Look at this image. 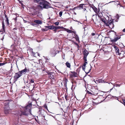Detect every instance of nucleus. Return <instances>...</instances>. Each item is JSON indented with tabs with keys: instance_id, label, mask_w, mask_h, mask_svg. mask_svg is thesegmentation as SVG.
Listing matches in <instances>:
<instances>
[{
	"instance_id": "obj_1",
	"label": "nucleus",
	"mask_w": 125,
	"mask_h": 125,
	"mask_svg": "<svg viewBox=\"0 0 125 125\" xmlns=\"http://www.w3.org/2000/svg\"><path fill=\"white\" fill-rule=\"evenodd\" d=\"M31 106L32 104L31 103L25 106H22V108H21V110L17 112L16 113L18 116L19 120L22 121L21 118L23 117V116H27L30 114H31Z\"/></svg>"
},
{
	"instance_id": "obj_2",
	"label": "nucleus",
	"mask_w": 125,
	"mask_h": 125,
	"mask_svg": "<svg viewBox=\"0 0 125 125\" xmlns=\"http://www.w3.org/2000/svg\"><path fill=\"white\" fill-rule=\"evenodd\" d=\"M35 2L37 3L39 5L38 7L42 9H48L52 7L49 5L50 3L45 0H34Z\"/></svg>"
},
{
	"instance_id": "obj_3",
	"label": "nucleus",
	"mask_w": 125,
	"mask_h": 125,
	"mask_svg": "<svg viewBox=\"0 0 125 125\" xmlns=\"http://www.w3.org/2000/svg\"><path fill=\"white\" fill-rule=\"evenodd\" d=\"M4 105L5 107L4 108V112L5 114H7L9 112V109L10 108L9 107V103H4Z\"/></svg>"
},
{
	"instance_id": "obj_4",
	"label": "nucleus",
	"mask_w": 125,
	"mask_h": 125,
	"mask_svg": "<svg viewBox=\"0 0 125 125\" xmlns=\"http://www.w3.org/2000/svg\"><path fill=\"white\" fill-rule=\"evenodd\" d=\"M47 73L49 78L51 79H54L56 78L55 74L54 73L48 72Z\"/></svg>"
},
{
	"instance_id": "obj_5",
	"label": "nucleus",
	"mask_w": 125,
	"mask_h": 125,
	"mask_svg": "<svg viewBox=\"0 0 125 125\" xmlns=\"http://www.w3.org/2000/svg\"><path fill=\"white\" fill-rule=\"evenodd\" d=\"M21 75V73L19 72V71L17 73H15L14 76V80L15 81L18 80V79Z\"/></svg>"
},
{
	"instance_id": "obj_6",
	"label": "nucleus",
	"mask_w": 125,
	"mask_h": 125,
	"mask_svg": "<svg viewBox=\"0 0 125 125\" xmlns=\"http://www.w3.org/2000/svg\"><path fill=\"white\" fill-rule=\"evenodd\" d=\"M89 53L86 50H85L83 51V54L84 55L83 59L84 60L86 61L87 56Z\"/></svg>"
},
{
	"instance_id": "obj_7",
	"label": "nucleus",
	"mask_w": 125,
	"mask_h": 125,
	"mask_svg": "<svg viewBox=\"0 0 125 125\" xmlns=\"http://www.w3.org/2000/svg\"><path fill=\"white\" fill-rule=\"evenodd\" d=\"M38 113L39 114L40 116L44 117L45 116L44 114L45 113V112L44 110L42 109H40Z\"/></svg>"
},
{
	"instance_id": "obj_8",
	"label": "nucleus",
	"mask_w": 125,
	"mask_h": 125,
	"mask_svg": "<svg viewBox=\"0 0 125 125\" xmlns=\"http://www.w3.org/2000/svg\"><path fill=\"white\" fill-rule=\"evenodd\" d=\"M121 35H119L118 36H116V37L115 36L114 37V39H113L112 38H110L111 41L112 43H114L116 42L117 40L120 38Z\"/></svg>"
},
{
	"instance_id": "obj_9",
	"label": "nucleus",
	"mask_w": 125,
	"mask_h": 125,
	"mask_svg": "<svg viewBox=\"0 0 125 125\" xmlns=\"http://www.w3.org/2000/svg\"><path fill=\"white\" fill-rule=\"evenodd\" d=\"M58 52V51H55V50L53 49H52L50 50V52L52 57H54L57 54V52Z\"/></svg>"
},
{
	"instance_id": "obj_10",
	"label": "nucleus",
	"mask_w": 125,
	"mask_h": 125,
	"mask_svg": "<svg viewBox=\"0 0 125 125\" xmlns=\"http://www.w3.org/2000/svg\"><path fill=\"white\" fill-rule=\"evenodd\" d=\"M2 28L1 29L0 31V32L1 34H2L3 33H5V25L4 22L3 21H2Z\"/></svg>"
},
{
	"instance_id": "obj_11",
	"label": "nucleus",
	"mask_w": 125,
	"mask_h": 125,
	"mask_svg": "<svg viewBox=\"0 0 125 125\" xmlns=\"http://www.w3.org/2000/svg\"><path fill=\"white\" fill-rule=\"evenodd\" d=\"M29 69H27L26 68V67L25 68L22 70L21 71H19V72L20 73H21L22 75V74H25L29 72Z\"/></svg>"
},
{
	"instance_id": "obj_12",
	"label": "nucleus",
	"mask_w": 125,
	"mask_h": 125,
	"mask_svg": "<svg viewBox=\"0 0 125 125\" xmlns=\"http://www.w3.org/2000/svg\"><path fill=\"white\" fill-rule=\"evenodd\" d=\"M114 48L115 49V51L116 55H120V54L119 53V49L115 45L114 46Z\"/></svg>"
},
{
	"instance_id": "obj_13",
	"label": "nucleus",
	"mask_w": 125,
	"mask_h": 125,
	"mask_svg": "<svg viewBox=\"0 0 125 125\" xmlns=\"http://www.w3.org/2000/svg\"><path fill=\"white\" fill-rule=\"evenodd\" d=\"M34 22L38 24H41L42 23V21L39 20H34Z\"/></svg>"
},
{
	"instance_id": "obj_14",
	"label": "nucleus",
	"mask_w": 125,
	"mask_h": 125,
	"mask_svg": "<svg viewBox=\"0 0 125 125\" xmlns=\"http://www.w3.org/2000/svg\"><path fill=\"white\" fill-rule=\"evenodd\" d=\"M48 29V30H53L54 29L55 26L53 25H50L48 26H45Z\"/></svg>"
},
{
	"instance_id": "obj_15",
	"label": "nucleus",
	"mask_w": 125,
	"mask_h": 125,
	"mask_svg": "<svg viewBox=\"0 0 125 125\" xmlns=\"http://www.w3.org/2000/svg\"><path fill=\"white\" fill-rule=\"evenodd\" d=\"M91 7L93 9L94 11L96 13H97L98 12V9L94 6H91Z\"/></svg>"
},
{
	"instance_id": "obj_16",
	"label": "nucleus",
	"mask_w": 125,
	"mask_h": 125,
	"mask_svg": "<svg viewBox=\"0 0 125 125\" xmlns=\"http://www.w3.org/2000/svg\"><path fill=\"white\" fill-rule=\"evenodd\" d=\"M85 4H80L78 7H77L78 10H80L81 8L83 9V5H85Z\"/></svg>"
},
{
	"instance_id": "obj_17",
	"label": "nucleus",
	"mask_w": 125,
	"mask_h": 125,
	"mask_svg": "<svg viewBox=\"0 0 125 125\" xmlns=\"http://www.w3.org/2000/svg\"><path fill=\"white\" fill-rule=\"evenodd\" d=\"M106 19L105 18H101V21L104 22V24L106 25L107 26L108 25V24L106 22V21H105V20Z\"/></svg>"
},
{
	"instance_id": "obj_18",
	"label": "nucleus",
	"mask_w": 125,
	"mask_h": 125,
	"mask_svg": "<svg viewBox=\"0 0 125 125\" xmlns=\"http://www.w3.org/2000/svg\"><path fill=\"white\" fill-rule=\"evenodd\" d=\"M70 73H73V74L71 75V77H77L76 75H77V73L75 72L71 71Z\"/></svg>"
},
{
	"instance_id": "obj_19",
	"label": "nucleus",
	"mask_w": 125,
	"mask_h": 125,
	"mask_svg": "<svg viewBox=\"0 0 125 125\" xmlns=\"http://www.w3.org/2000/svg\"><path fill=\"white\" fill-rule=\"evenodd\" d=\"M106 26H109V27L111 29L113 28L114 27V25L113 23L109 25L108 24V25Z\"/></svg>"
},
{
	"instance_id": "obj_20",
	"label": "nucleus",
	"mask_w": 125,
	"mask_h": 125,
	"mask_svg": "<svg viewBox=\"0 0 125 125\" xmlns=\"http://www.w3.org/2000/svg\"><path fill=\"white\" fill-rule=\"evenodd\" d=\"M85 67H83V66H82V69L83 70V71H84L85 72V73H86V74H88L91 71V68L89 69V71L88 72H85Z\"/></svg>"
},
{
	"instance_id": "obj_21",
	"label": "nucleus",
	"mask_w": 125,
	"mask_h": 125,
	"mask_svg": "<svg viewBox=\"0 0 125 125\" xmlns=\"http://www.w3.org/2000/svg\"><path fill=\"white\" fill-rule=\"evenodd\" d=\"M74 36L75 37V39L76 41H79V38L77 34H75L74 35Z\"/></svg>"
},
{
	"instance_id": "obj_22",
	"label": "nucleus",
	"mask_w": 125,
	"mask_h": 125,
	"mask_svg": "<svg viewBox=\"0 0 125 125\" xmlns=\"http://www.w3.org/2000/svg\"><path fill=\"white\" fill-rule=\"evenodd\" d=\"M109 25L110 24L113 23V20H108V23Z\"/></svg>"
},
{
	"instance_id": "obj_23",
	"label": "nucleus",
	"mask_w": 125,
	"mask_h": 125,
	"mask_svg": "<svg viewBox=\"0 0 125 125\" xmlns=\"http://www.w3.org/2000/svg\"><path fill=\"white\" fill-rule=\"evenodd\" d=\"M66 64L67 67L69 68H70L71 66V65L70 63H69L67 62H66Z\"/></svg>"
},
{
	"instance_id": "obj_24",
	"label": "nucleus",
	"mask_w": 125,
	"mask_h": 125,
	"mask_svg": "<svg viewBox=\"0 0 125 125\" xmlns=\"http://www.w3.org/2000/svg\"><path fill=\"white\" fill-rule=\"evenodd\" d=\"M98 81H99V82L100 83H105V82L104 81V80L102 79H99L98 80Z\"/></svg>"
},
{
	"instance_id": "obj_25",
	"label": "nucleus",
	"mask_w": 125,
	"mask_h": 125,
	"mask_svg": "<svg viewBox=\"0 0 125 125\" xmlns=\"http://www.w3.org/2000/svg\"><path fill=\"white\" fill-rule=\"evenodd\" d=\"M18 0L19 1L20 3L21 4V5L23 7L24 6L22 2H23V1L22 0L21 1L20 0Z\"/></svg>"
},
{
	"instance_id": "obj_26",
	"label": "nucleus",
	"mask_w": 125,
	"mask_h": 125,
	"mask_svg": "<svg viewBox=\"0 0 125 125\" xmlns=\"http://www.w3.org/2000/svg\"><path fill=\"white\" fill-rule=\"evenodd\" d=\"M6 19L5 20V22H6V23L7 25H9V20L8 19V18H6Z\"/></svg>"
},
{
	"instance_id": "obj_27",
	"label": "nucleus",
	"mask_w": 125,
	"mask_h": 125,
	"mask_svg": "<svg viewBox=\"0 0 125 125\" xmlns=\"http://www.w3.org/2000/svg\"><path fill=\"white\" fill-rule=\"evenodd\" d=\"M122 84V83H121L120 84H116L114 85V86H116V87H120L121 85Z\"/></svg>"
},
{
	"instance_id": "obj_28",
	"label": "nucleus",
	"mask_w": 125,
	"mask_h": 125,
	"mask_svg": "<svg viewBox=\"0 0 125 125\" xmlns=\"http://www.w3.org/2000/svg\"><path fill=\"white\" fill-rule=\"evenodd\" d=\"M46 28H45V29H42V31H47L48 29H46Z\"/></svg>"
},
{
	"instance_id": "obj_29",
	"label": "nucleus",
	"mask_w": 125,
	"mask_h": 125,
	"mask_svg": "<svg viewBox=\"0 0 125 125\" xmlns=\"http://www.w3.org/2000/svg\"><path fill=\"white\" fill-rule=\"evenodd\" d=\"M62 11H61L59 12V15L60 17H61L62 16Z\"/></svg>"
},
{
	"instance_id": "obj_30",
	"label": "nucleus",
	"mask_w": 125,
	"mask_h": 125,
	"mask_svg": "<svg viewBox=\"0 0 125 125\" xmlns=\"http://www.w3.org/2000/svg\"><path fill=\"white\" fill-rule=\"evenodd\" d=\"M30 82L29 83H34V81H33V79H31L30 80Z\"/></svg>"
},
{
	"instance_id": "obj_31",
	"label": "nucleus",
	"mask_w": 125,
	"mask_h": 125,
	"mask_svg": "<svg viewBox=\"0 0 125 125\" xmlns=\"http://www.w3.org/2000/svg\"><path fill=\"white\" fill-rule=\"evenodd\" d=\"M59 22L58 21L54 23V24L56 25L57 26H58L59 24Z\"/></svg>"
},
{
	"instance_id": "obj_32",
	"label": "nucleus",
	"mask_w": 125,
	"mask_h": 125,
	"mask_svg": "<svg viewBox=\"0 0 125 125\" xmlns=\"http://www.w3.org/2000/svg\"><path fill=\"white\" fill-rule=\"evenodd\" d=\"M123 102L122 103V104H123L125 106V99H123Z\"/></svg>"
},
{
	"instance_id": "obj_33",
	"label": "nucleus",
	"mask_w": 125,
	"mask_h": 125,
	"mask_svg": "<svg viewBox=\"0 0 125 125\" xmlns=\"http://www.w3.org/2000/svg\"><path fill=\"white\" fill-rule=\"evenodd\" d=\"M72 31L69 30V29L67 30V31L69 33H72Z\"/></svg>"
},
{
	"instance_id": "obj_34",
	"label": "nucleus",
	"mask_w": 125,
	"mask_h": 125,
	"mask_svg": "<svg viewBox=\"0 0 125 125\" xmlns=\"http://www.w3.org/2000/svg\"><path fill=\"white\" fill-rule=\"evenodd\" d=\"M112 97L115 98L116 99H117L119 101L117 97H116V96H112V97L111 98H112Z\"/></svg>"
},
{
	"instance_id": "obj_35",
	"label": "nucleus",
	"mask_w": 125,
	"mask_h": 125,
	"mask_svg": "<svg viewBox=\"0 0 125 125\" xmlns=\"http://www.w3.org/2000/svg\"><path fill=\"white\" fill-rule=\"evenodd\" d=\"M32 25L36 27L37 25V24L36 23H33L32 24Z\"/></svg>"
},
{
	"instance_id": "obj_36",
	"label": "nucleus",
	"mask_w": 125,
	"mask_h": 125,
	"mask_svg": "<svg viewBox=\"0 0 125 125\" xmlns=\"http://www.w3.org/2000/svg\"><path fill=\"white\" fill-rule=\"evenodd\" d=\"M60 26H56L55 27V28L57 30L58 29H60Z\"/></svg>"
},
{
	"instance_id": "obj_37",
	"label": "nucleus",
	"mask_w": 125,
	"mask_h": 125,
	"mask_svg": "<svg viewBox=\"0 0 125 125\" xmlns=\"http://www.w3.org/2000/svg\"><path fill=\"white\" fill-rule=\"evenodd\" d=\"M5 64L4 63H0V66H2Z\"/></svg>"
},
{
	"instance_id": "obj_38",
	"label": "nucleus",
	"mask_w": 125,
	"mask_h": 125,
	"mask_svg": "<svg viewBox=\"0 0 125 125\" xmlns=\"http://www.w3.org/2000/svg\"><path fill=\"white\" fill-rule=\"evenodd\" d=\"M60 29H66V30L67 29L64 28L62 26H61V27H60Z\"/></svg>"
},
{
	"instance_id": "obj_39",
	"label": "nucleus",
	"mask_w": 125,
	"mask_h": 125,
	"mask_svg": "<svg viewBox=\"0 0 125 125\" xmlns=\"http://www.w3.org/2000/svg\"><path fill=\"white\" fill-rule=\"evenodd\" d=\"M4 16H5V17L6 18H8V17L5 14V13H4Z\"/></svg>"
},
{
	"instance_id": "obj_40",
	"label": "nucleus",
	"mask_w": 125,
	"mask_h": 125,
	"mask_svg": "<svg viewBox=\"0 0 125 125\" xmlns=\"http://www.w3.org/2000/svg\"><path fill=\"white\" fill-rule=\"evenodd\" d=\"M119 18V16L118 15V14H117L116 15V18L117 19H118Z\"/></svg>"
},
{
	"instance_id": "obj_41",
	"label": "nucleus",
	"mask_w": 125,
	"mask_h": 125,
	"mask_svg": "<svg viewBox=\"0 0 125 125\" xmlns=\"http://www.w3.org/2000/svg\"><path fill=\"white\" fill-rule=\"evenodd\" d=\"M72 33H73L74 34H76V32L75 31H72Z\"/></svg>"
},
{
	"instance_id": "obj_42",
	"label": "nucleus",
	"mask_w": 125,
	"mask_h": 125,
	"mask_svg": "<svg viewBox=\"0 0 125 125\" xmlns=\"http://www.w3.org/2000/svg\"><path fill=\"white\" fill-rule=\"evenodd\" d=\"M112 31L113 32H114L115 33V35L116 36H117V35L116 34V33L115 31Z\"/></svg>"
},
{
	"instance_id": "obj_43",
	"label": "nucleus",
	"mask_w": 125,
	"mask_h": 125,
	"mask_svg": "<svg viewBox=\"0 0 125 125\" xmlns=\"http://www.w3.org/2000/svg\"><path fill=\"white\" fill-rule=\"evenodd\" d=\"M14 19V21H16L17 20V16H16V17Z\"/></svg>"
},
{
	"instance_id": "obj_44",
	"label": "nucleus",
	"mask_w": 125,
	"mask_h": 125,
	"mask_svg": "<svg viewBox=\"0 0 125 125\" xmlns=\"http://www.w3.org/2000/svg\"><path fill=\"white\" fill-rule=\"evenodd\" d=\"M44 107L46 109H47L48 110L47 106L46 105H45Z\"/></svg>"
},
{
	"instance_id": "obj_45",
	"label": "nucleus",
	"mask_w": 125,
	"mask_h": 125,
	"mask_svg": "<svg viewBox=\"0 0 125 125\" xmlns=\"http://www.w3.org/2000/svg\"><path fill=\"white\" fill-rule=\"evenodd\" d=\"M78 9V8H77V7H74L73 9L74 10H75L76 9Z\"/></svg>"
},
{
	"instance_id": "obj_46",
	"label": "nucleus",
	"mask_w": 125,
	"mask_h": 125,
	"mask_svg": "<svg viewBox=\"0 0 125 125\" xmlns=\"http://www.w3.org/2000/svg\"><path fill=\"white\" fill-rule=\"evenodd\" d=\"M84 60V62H85L84 63H85L86 64H87V60H86V61H85V60Z\"/></svg>"
},
{
	"instance_id": "obj_47",
	"label": "nucleus",
	"mask_w": 125,
	"mask_h": 125,
	"mask_svg": "<svg viewBox=\"0 0 125 125\" xmlns=\"http://www.w3.org/2000/svg\"><path fill=\"white\" fill-rule=\"evenodd\" d=\"M65 98L66 99V100H67V95L65 96Z\"/></svg>"
},
{
	"instance_id": "obj_48",
	"label": "nucleus",
	"mask_w": 125,
	"mask_h": 125,
	"mask_svg": "<svg viewBox=\"0 0 125 125\" xmlns=\"http://www.w3.org/2000/svg\"><path fill=\"white\" fill-rule=\"evenodd\" d=\"M91 35L92 36H94L95 35V33H91Z\"/></svg>"
},
{
	"instance_id": "obj_49",
	"label": "nucleus",
	"mask_w": 125,
	"mask_h": 125,
	"mask_svg": "<svg viewBox=\"0 0 125 125\" xmlns=\"http://www.w3.org/2000/svg\"><path fill=\"white\" fill-rule=\"evenodd\" d=\"M53 31H54L55 32L57 30L55 28H54V30Z\"/></svg>"
},
{
	"instance_id": "obj_50",
	"label": "nucleus",
	"mask_w": 125,
	"mask_h": 125,
	"mask_svg": "<svg viewBox=\"0 0 125 125\" xmlns=\"http://www.w3.org/2000/svg\"><path fill=\"white\" fill-rule=\"evenodd\" d=\"M86 64L85 63H84L83 64V67H84V66L85 67V66H86Z\"/></svg>"
},
{
	"instance_id": "obj_51",
	"label": "nucleus",
	"mask_w": 125,
	"mask_h": 125,
	"mask_svg": "<svg viewBox=\"0 0 125 125\" xmlns=\"http://www.w3.org/2000/svg\"><path fill=\"white\" fill-rule=\"evenodd\" d=\"M64 86L67 88V84H66V83L65 84H64Z\"/></svg>"
},
{
	"instance_id": "obj_52",
	"label": "nucleus",
	"mask_w": 125,
	"mask_h": 125,
	"mask_svg": "<svg viewBox=\"0 0 125 125\" xmlns=\"http://www.w3.org/2000/svg\"><path fill=\"white\" fill-rule=\"evenodd\" d=\"M13 30H17V28L16 27H15V28H13Z\"/></svg>"
},
{
	"instance_id": "obj_53",
	"label": "nucleus",
	"mask_w": 125,
	"mask_h": 125,
	"mask_svg": "<svg viewBox=\"0 0 125 125\" xmlns=\"http://www.w3.org/2000/svg\"><path fill=\"white\" fill-rule=\"evenodd\" d=\"M121 45L122 46H122H123V47H125L124 46V45L123 44V43H122L121 44Z\"/></svg>"
},
{
	"instance_id": "obj_54",
	"label": "nucleus",
	"mask_w": 125,
	"mask_h": 125,
	"mask_svg": "<svg viewBox=\"0 0 125 125\" xmlns=\"http://www.w3.org/2000/svg\"><path fill=\"white\" fill-rule=\"evenodd\" d=\"M87 93H88V94H91V93L89 91H87Z\"/></svg>"
},
{
	"instance_id": "obj_55",
	"label": "nucleus",
	"mask_w": 125,
	"mask_h": 125,
	"mask_svg": "<svg viewBox=\"0 0 125 125\" xmlns=\"http://www.w3.org/2000/svg\"><path fill=\"white\" fill-rule=\"evenodd\" d=\"M84 7H86L85 6H84ZM83 9L84 11H85V10H86V9L85 8H83Z\"/></svg>"
},
{
	"instance_id": "obj_56",
	"label": "nucleus",
	"mask_w": 125,
	"mask_h": 125,
	"mask_svg": "<svg viewBox=\"0 0 125 125\" xmlns=\"http://www.w3.org/2000/svg\"><path fill=\"white\" fill-rule=\"evenodd\" d=\"M32 73L33 74H35V72H34V71H32Z\"/></svg>"
},
{
	"instance_id": "obj_57",
	"label": "nucleus",
	"mask_w": 125,
	"mask_h": 125,
	"mask_svg": "<svg viewBox=\"0 0 125 125\" xmlns=\"http://www.w3.org/2000/svg\"><path fill=\"white\" fill-rule=\"evenodd\" d=\"M122 31L123 32H125V28Z\"/></svg>"
},
{
	"instance_id": "obj_58",
	"label": "nucleus",
	"mask_w": 125,
	"mask_h": 125,
	"mask_svg": "<svg viewBox=\"0 0 125 125\" xmlns=\"http://www.w3.org/2000/svg\"><path fill=\"white\" fill-rule=\"evenodd\" d=\"M4 38H2L1 39V40H3V39Z\"/></svg>"
},
{
	"instance_id": "obj_59",
	"label": "nucleus",
	"mask_w": 125,
	"mask_h": 125,
	"mask_svg": "<svg viewBox=\"0 0 125 125\" xmlns=\"http://www.w3.org/2000/svg\"><path fill=\"white\" fill-rule=\"evenodd\" d=\"M74 21H76V22H78V21H77V20H76V21L75 20Z\"/></svg>"
},
{
	"instance_id": "obj_60",
	"label": "nucleus",
	"mask_w": 125,
	"mask_h": 125,
	"mask_svg": "<svg viewBox=\"0 0 125 125\" xmlns=\"http://www.w3.org/2000/svg\"><path fill=\"white\" fill-rule=\"evenodd\" d=\"M79 23H80V24H82V23L81 22H80L79 21H78V22Z\"/></svg>"
},
{
	"instance_id": "obj_61",
	"label": "nucleus",
	"mask_w": 125,
	"mask_h": 125,
	"mask_svg": "<svg viewBox=\"0 0 125 125\" xmlns=\"http://www.w3.org/2000/svg\"><path fill=\"white\" fill-rule=\"evenodd\" d=\"M113 89V88H112L110 90V91H111L112 89Z\"/></svg>"
},
{
	"instance_id": "obj_62",
	"label": "nucleus",
	"mask_w": 125,
	"mask_h": 125,
	"mask_svg": "<svg viewBox=\"0 0 125 125\" xmlns=\"http://www.w3.org/2000/svg\"><path fill=\"white\" fill-rule=\"evenodd\" d=\"M94 15H94H94H92V17H93V16H94Z\"/></svg>"
},
{
	"instance_id": "obj_63",
	"label": "nucleus",
	"mask_w": 125,
	"mask_h": 125,
	"mask_svg": "<svg viewBox=\"0 0 125 125\" xmlns=\"http://www.w3.org/2000/svg\"><path fill=\"white\" fill-rule=\"evenodd\" d=\"M107 97H106V98H105V99H104V100L105 99L107 98Z\"/></svg>"
},
{
	"instance_id": "obj_64",
	"label": "nucleus",
	"mask_w": 125,
	"mask_h": 125,
	"mask_svg": "<svg viewBox=\"0 0 125 125\" xmlns=\"http://www.w3.org/2000/svg\"><path fill=\"white\" fill-rule=\"evenodd\" d=\"M68 8V7L67 6L66 7V8Z\"/></svg>"
}]
</instances>
